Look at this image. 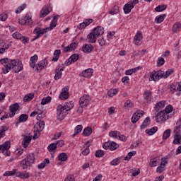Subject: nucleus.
Here are the masks:
<instances>
[{
    "label": "nucleus",
    "mask_w": 181,
    "mask_h": 181,
    "mask_svg": "<svg viewBox=\"0 0 181 181\" xmlns=\"http://www.w3.org/2000/svg\"><path fill=\"white\" fill-rule=\"evenodd\" d=\"M0 63L3 64L2 70L4 74L9 73L10 70H13V73H19L23 70L22 62L16 59L3 58L0 60Z\"/></svg>",
    "instance_id": "obj_1"
},
{
    "label": "nucleus",
    "mask_w": 181,
    "mask_h": 181,
    "mask_svg": "<svg viewBox=\"0 0 181 181\" xmlns=\"http://www.w3.org/2000/svg\"><path fill=\"white\" fill-rule=\"evenodd\" d=\"M174 72L175 69H170L165 72L162 70H159L151 74L149 76L148 80L149 81H159L160 78H168V77L173 74Z\"/></svg>",
    "instance_id": "obj_2"
},
{
    "label": "nucleus",
    "mask_w": 181,
    "mask_h": 181,
    "mask_svg": "<svg viewBox=\"0 0 181 181\" xmlns=\"http://www.w3.org/2000/svg\"><path fill=\"white\" fill-rule=\"evenodd\" d=\"M57 25V17L54 16L53 20L52 23H50L49 27L46 28L45 29L40 30V28H36V33L37 34L36 37H35L31 42H34V40H36V39H39L41 35H44V33H46V32H49V30H52L54 28H56Z\"/></svg>",
    "instance_id": "obj_3"
},
{
    "label": "nucleus",
    "mask_w": 181,
    "mask_h": 181,
    "mask_svg": "<svg viewBox=\"0 0 181 181\" xmlns=\"http://www.w3.org/2000/svg\"><path fill=\"white\" fill-rule=\"evenodd\" d=\"M174 145H181V117L178 119L174 128Z\"/></svg>",
    "instance_id": "obj_4"
},
{
    "label": "nucleus",
    "mask_w": 181,
    "mask_h": 181,
    "mask_svg": "<svg viewBox=\"0 0 181 181\" xmlns=\"http://www.w3.org/2000/svg\"><path fill=\"white\" fill-rule=\"evenodd\" d=\"M33 163H35V154L30 153L21 161L20 166L23 170H25V169L30 168Z\"/></svg>",
    "instance_id": "obj_5"
},
{
    "label": "nucleus",
    "mask_w": 181,
    "mask_h": 181,
    "mask_svg": "<svg viewBox=\"0 0 181 181\" xmlns=\"http://www.w3.org/2000/svg\"><path fill=\"white\" fill-rule=\"evenodd\" d=\"M67 115V111L64 110V107L62 105H59L57 107V118L59 121H62L66 118Z\"/></svg>",
    "instance_id": "obj_6"
},
{
    "label": "nucleus",
    "mask_w": 181,
    "mask_h": 181,
    "mask_svg": "<svg viewBox=\"0 0 181 181\" xmlns=\"http://www.w3.org/2000/svg\"><path fill=\"white\" fill-rule=\"evenodd\" d=\"M169 118H170V116L168 115V113H165V110H162L157 113L156 116V121L158 123L165 122V121L169 119Z\"/></svg>",
    "instance_id": "obj_7"
},
{
    "label": "nucleus",
    "mask_w": 181,
    "mask_h": 181,
    "mask_svg": "<svg viewBox=\"0 0 181 181\" xmlns=\"http://www.w3.org/2000/svg\"><path fill=\"white\" fill-rule=\"evenodd\" d=\"M11 148V141H7L4 144L0 145V153H4L6 156H10L11 153L9 148Z\"/></svg>",
    "instance_id": "obj_8"
},
{
    "label": "nucleus",
    "mask_w": 181,
    "mask_h": 181,
    "mask_svg": "<svg viewBox=\"0 0 181 181\" xmlns=\"http://www.w3.org/2000/svg\"><path fill=\"white\" fill-rule=\"evenodd\" d=\"M47 64H49V62H47V59H43L42 61H40L37 64H35L33 67V70H34V71H42V70H43V69H45V67H46V66H47Z\"/></svg>",
    "instance_id": "obj_9"
},
{
    "label": "nucleus",
    "mask_w": 181,
    "mask_h": 181,
    "mask_svg": "<svg viewBox=\"0 0 181 181\" xmlns=\"http://www.w3.org/2000/svg\"><path fill=\"white\" fill-rule=\"evenodd\" d=\"M110 136L112 138H115L122 142H127V136L125 135L121 134L118 131H112L109 133Z\"/></svg>",
    "instance_id": "obj_10"
},
{
    "label": "nucleus",
    "mask_w": 181,
    "mask_h": 181,
    "mask_svg": "<svg viewBox=\"0 0 181 181\" xmlns=\"http://www.w3.org/2000/svg\"><path fill=\"white\" fill-rule=\"evenodd\" d=\"M18 23L20 25H25L26 26H30L32 23H33V21H32V16L30 14L27 13L25 15V18H22L18 21Z\"/></svg>",
    "instance_id": "obj_11"
},
{
    "label": "nucleus",
    "mask_w": 181,
    "mask_h": 181,
    "mask_svg": "<svg viewBox=\"0 0 181 181\" xmlns=\"http://www.w3.org/2000/svg\"><path fill=\"white\" fill-rule=\"evenodd\" d=\"M90 101H91V98H90V95H83L79 99V105H81V107H86L88 105V104H90Z\"/></svg>",
    "instance_id": "obj_12"
},
{
    "label": "nucleus",
    "mask_w": 181,
    "mask_h": 181,
    "mask_svg": "<svg viewBox=\"0 0 181 181\" xmlns=\"http://www.w3.org/2000/svg\"><path fill=\"white\" fill-rule=\"evenodd\" d=\"M145 115V112L144 110H137L132 116V124H135L136 122H138L139 120V118L141 117L144 116Z\"/></svg>",
    "instance_id": "obj_13"
},
{
    "label": "nucleus",
    "mask_w": 181,
    "mask_h": 181,
    "mask_svg": "<svg viewBox=\"0 0 181 181\" xmlns=\"http://www.w3.org/2000/svg\"><path fill=\"white\" fill-rule=\"evenodd\" d=\"M80 56L77 54H72L64 63L66 66H70V64H73V63H76Z\"/></svg>",
    "instance_id": "obj_14"
},
{
    "label": "nucleus",
    "mask_w": 181,
    "mask_h": 181,
    "mask_svg": "<svg viewBox=\"0 0 181 181\" xmlns=\"http://www.w3.org/2000/svg\"><path fill=\"white\" fill-rule=\"evenodd\" d=\"M18 110H19V103H14L11 105L9 107V111L11 112L9 114L10 118L15 117V114H16V111H18Z\"/></svg>",
    "instance_id": "obj_15"
},
{
    "label": "nucleus",
    "mask_w": 181,
    "mask_h": 181,
    "mask_svg": "<svg viewBox=\"0 0 181 181\" xmlns=\"http://www.w3.org/2000/svg\"><path fill=\"white\" fill-rule=\"evenodd\" d=\"M64 70V65L62 64L58 66L57 69L55 70V80H59L62 78V71Z\"/></svg>",
    "instance_id": "obj_16"
},
{
    "label": "nucleus",
    "mask_w": 181,
    "mask_h": 181,
    "mask_svg": "<svg viewBox=\"0 0 181 181\" xmlns=\"http://www.w3.org/2000/svg\"><path fill=\"white\" fill-rule=\"evenodd\" d=\"M90 23H93V19H85L83 23L77 26V28L81 30V29H84V28H86V26H88Z\"/></svg>",
    "instance_id": "obj_17"
},
{
    "label": "nucleus",
    "mask_w": 181,
    "mask_h": 181,
    "mask_svg": "<svg viewBox=\"0 0 181 181\" xmlns=\"http://www.w3.org/2000/svg\"><path fill=\"white\" fill-rule=\"evenodd\" d=\"M92 33L98 37L102 36V35H104V28L100 26L96 27L93 30Z\"/></svg>",
    "instance_id": "obj_18"
},
{
    "label": "nucleus",
    "mask_w": 181,
    "mask_h": 181,
    "mask_svg": "<svg viewBox=\"0 0 181 181\" xmlns=\"http://www.w3.org/2000/svg\"><path fill=\"white\" fill-rule=\"evenodd\" d=\"M160 157L158 156L150 160L149 166L153 168V166H158L160 163Z\"/></svg>",
    "instance_id": "obj_19"
},
{
    "label": "nucleus",
    "mask_w": 181,
    "mask_h": 181,
    "mask_svg": "<svg viewBox=\"0 0 181 181\" xmlns=\"http://www.w3.org/2000/svg\"><path fill=\"white\" fill-rule=\"evenodd\" d=\"M30 141H32V137L30 136H25L22 141L23 148H28L29 144H30Z\"/></svg>",
    "instance_id": "obj_20"
},
{
    "label": "nucleus",
    "mask_w": 181,
    "mask_h": 181,
    "mask_svg": "<svg viewBox=\"0 0 181 181\" xmlns=\"http://www.w3.org/2000/svg\"><path fill=\"white\" fill-rule=\"evenodd\" d=\"M35 128L37 129L38 132H42V129H45V121L42 120L40 122H37L35 124Z\"/></svg>",
    "instance_id": "obj_21"
},
{
    "label": "nucleus",
    "mask_w": 181,
    "mask_h": 181,
    "mask_svg": "<svg viewBox=\"0 0 181 181\" xmlns=\"http://www.w3.org/2000/svg\"><path fill=\"white\" fill-rule=\"evenodd\" d=\"M97 37H98L95 34H93V33H90L88 36V40L89 43H95L97 42Z\"/></svg>",
    "instance_id": "obj_22"
},
{
    "label": "nucleus",
    "mask_w": 181,
    "mask_h": 181,
    "mask_svg": "<svg viewBox=\"0 0 181 181\" xmlns=\"http://www.w3.org/2000/svg\"><path fill=\"white\" fill-rule=\"evenodd\" d=\"M166 163H168V160L165 158L156 169L158 173H162V172H163V169H165V166H166Z\"/></svg>",
    "instance_id": "obj_23"
},
{
    "label": "nucleus",
    "mask_w": 181,
    "mask_h": 181,
    "mask_svg": "<svg viewBox=\"0 0 181 181\" xmlns=\"http://www.w3.org/2000/svg\"><path fill=\"white\" fill-rule=\"evenodd\" d=\"M62 107H64V110H66V112H69V111L74 107V103L73 101L66 102Z\"/></svg>",
    "instance_id": "obj_24"
},
{
    "label": "nucleus",
    "mask_w": 181,
    "mask_h": 181,
    "mask_svg": "<svg viewBox=\"0 0 181 181\" xmlns=\"http://www.w3.org/2000/svg\"><path fill=\"white\" fill-rule=\"evenodd\" d=\"M83 53H91L93 52V45L91 44H86L82 47Z\"/></svg>",
    "instance_id": "obj_25"
},
{
    "label": "nucleus",
    "mask_w": 181,
    "mask_h": 181,
    "mask_svg": "<svg viewBox=\"0 0 181 181\" xmlns=\"http://www.w3.org/2000/svg\"><path fill=\"white\" fill-rule=\"evenodd\" d=\"M81 74H82L83 77H85L86 78H90V77L93 76V69H86L85 71H83L82 72Z\"/></svg>",
    "instance_id": "obj_26"
},
{
    "label": "nucleus",
    "mask_w": 181,
    "mask_h": 181,
    "mask_svg": "<svg viewBox=\"0 0 181 181\" xmlns=\"http://www.w3.org/2000/svg\"><path fill=\"white\" fill-rule=\"evenodd\" d=\"M165 100L158 102L154 107L155 111H160L162 108H165Z\"/></svg>",
    "instance_id": "obj_27"
},
{
    "label": "nucleus",
    "mask_w": 181,
    "mask_h": 181,
    "mask_svg": "<svg viewBox=\"0 0 181 181\" xmlns=\"http://www.w3.org/2000/svg\"><path fill=\"white\" fill-rule=\"evenodd\" d=\"M170 91H181V82L177 84H172L169 88Z\"/></svg>",
    "instance_id": "obj_28"
},
{
    "label": "nucleus",
    "mask_w": 181,
    "mask_h": 181,
    "mask_svg": "<svg viewBox=\"0 0 181 181\" xmlns=\"http://www.w3.org/2000/svg\"><path fill=\"white\" fill-rule=\"evenodd\" d=\"M144 36L141 31H138L136 35L134 36V45H138L139 42L143 39Z\"/></svg>",
    "instance_id": "obj_29"
},
{
    "label": "nucleus",
    "mask_w": 181,
    "mask_h": 181,
    "mask_svg": "<svg viewBox=\"0 0 181 181\" xmlns=\"http://www.w3.org/2000/svg\"><path fill=\"white\" fill-rule=\"evenodd\" d=\"M133 8H134V5H132L130 2H128L124 5L123 8L124 13L126 14L129 13V12H131Z\"/></svg>",
    "instance_id": "obj_30"
},
{
    "label": "nucleus",
    "mask_w": 181,
    "mask_h": 181,
    "mask_svg": "<svg viewBox=\"0 0 181 181\" xmlns=\"http://www.w3.org/2000/svg\"><path fill=\"white\" fill-rule=\"evenodd\" d=\"M124 107L125 110H129L134 108V103H132L130 100H127L124 103Z\"/></svg>",
    "instance_id": "obj_31"
},
{
    "label": "nucleus",
    "mask_w": 181,
    "mask_h": 181,
    "mask_svg": "<svg viewBox=\"0 0 181 181\" xmlns=\"http://www.w3.org/2000/svg\"><path fill=\"white\" fill-rule=\"evenodd\" d=\"M37 55L35 54L33 57H30V67H32V69H33V67H35V66L36 65V62H37Z\"/></svg>",
    "instance_id": "obj_32"
},
{
    "label": "nucleus",
    "mask_w": 181,
    "mask_h": 181,
    "mask_svg": "<svg viewBox=\"0 0 181 181\" xmlns=\"http://www.w3.org/2000/svg\"><path fill=\"white\" fill-rule=\"evenodd\" d=\"M93 134V129L90 127H86L83 131V135L84 136H90Z\"/></svg>",
    "instance_id": "obj_33"
},
{
    "label": "nucleus",
    "mask_w": 181,
    "mask_h": 181,
    "mask_svg": "<svg viewBox=\"0 0 181 181\" xmlns=\"http://www.w3.org/2000/svg\"><path fill=\"white\" fill-rule=\"evenodd\" d=\"M70 97V93H69V92L67 91H62L59 95V100H67V98H69Z\"/></svg>",
    "instance_id": "obj_34"
},
{
    "label": "nucleus",
    "mask_w": 181,
    "mask_h": 181,
    "mask_svg": "<svg viewBox=\"0 0 181 181\" xmlns=\"http://www.w3.org/2000/svg\"><path fill=\"white\" fill-rule=\"evenodd\" d=\"M143 97L144 100L147 101V103H149V101L152 100V93H151L150 91H146L143 94Z\"/></svg>",
    "instance_id": "obj_35"
},
{
    "label": "nucleus",
    "mask_w": 181,
    "mask_h": 181,
    "mask_svg": "<svg viewBox=\"0 0 181 181\" xmlns=\"http://www.w3.org/2000/svg\"><path fill=\"white\" fill-rule=\"evenodd\" d=\"M151 124V118L149 117H147L144 121L143 122L142 124L140 126L141 129H145Z\"/></svg>",
    "instance_id": "obj_36"
},
{
    "label": "nucleus",
    "mask_w": 181,
    "mask_h": 181,
    "mask_svg": "<svg viewBox=\"0 0 181 181\" xmlns=\"http://www.w3.org/2000/svg\"><path fill=\"white\" fill-rule=\"evenodd\" d=\"M49 13H50V11H49L48 8H43L41 10V12L40 13V18H45L46 16H47V15H49Z\"/></svg>",
    "instance_id": "obj_37"
},
{
    "label": "nucleus",
    "mask_w": 181,
    "mask_h": 181,
    "mask_svg": "<svg viewBox=\"0 0 181 181\" xmlns=\"http://www.w3.org/2000/svg\"><path fill=\"white\" fill-rule=\"evenodd\" d=\"M62 54V51L60 49H57L54 52V57L52 58V62H57L59 60V57H60V55Z\"/></svg>",
    "instance_id": "obj_38"
},
{
    "label": "nucleus",
    "mask_w": 181,
    "mask_h": 181,
    "mask_svg": "<svg viewBox=\"0 0 181 181\" xmlns=\"http://www.w3.org/2000/svg\"><path fill=\"white\" fill-rule=\"evenodd\" d=\"M51 101H52V97H50V96L45 97L41 100V105H46V104H49V103H51Z\"/></svg>",
    "instance_id": "obj_39"
},
{
    "label": "nucleus",
    "mask_w": 181,
    "mask_h": 181,
    "mask_svg": "<svg viewBox=\"0 0 181 181\" xmlns=\"http://www.w3.org/2000/svg\"><path fill=\"white\" fill-rule=\"evenodd\" d=\"M139 69L140 68L139 66V67L128 69L125 71V74H126V76H132V74L133 73H136V71H138V70H139Z\"/></svg>",
    "instance_id": "obj_40"
},
{
    "label": "nucleus",
    "mask_w": 181,
    "mask_h": 181,
    "mask_svg": "<svg viewBox=\"0 0 181 181\" xmlns=\"http://www.w3.org/2000/svg\"><path fill=\"white\" fill-rule=\"evenodd\" d=\"M158 131V128L156 127H153L151 129H146V134H148L149 136L153 135Z\"/></svg>",
    "instance_id": "obj_41"
},
{
    "label": "nucleus",
    "mask_w": 181,
    "mask_h": 181,
    "mask_svg": "<svg viewBox=\"0 0 181 181\" xmlns=\"http://www.w3.org/2000/svg\"><path fill=\"white\" fill-rule=\"evenodd\" d=\"M165 18H166V14H163L158 17H156L155 18L156 23H162V21H165Z\"/></svg>",
    "instance_id": "obj_42"
},
{
    "label": "nucleus",
    "mask_w": 181,
    "mask_h": 181,
    "mask_svg": "<svg viewBox=\"0 0 181 181\" xmlns=\"http://www.w3.org/2000/svg\"><path fill=\"white\" fill-rule=\"evenodd\" d=\"M58 159L61 162H66L67 160V154L66 153H61L58 156Z\"/></svg>",
    "instance_id": "obj_43"
},
{
    "label": "nucleus",
    "mask_w": 181,
    "mask_h": 181,
    "mask_svg": "<svg viewBox=\"0 0 181 181\" xmlns=\"http://www.w3.org/2000/svg\"><path fill=\"white\" fill-rule=\"evenodd\" d=\"M119 12V7L118 6H115L110 11V15H117Z\"/></svg>",
    "instance_id": "obj_44"
},
{
    "label": "nucleus",
    "mask_w": 181,
    "mask_h": 181,
    "mask_svg": "<svg viewBox=\"0 0 181 181\" xmlns=\"http://www.w3.org/2000/svg\"><path fill=\"white\" fill-rule=\"evenodd\" d=\"M181 28V23H175L173 26V32L176 33V32H179Z\"/></svg>",
    "instance_id": "obj_45"
},
{
    "label": "nucleus",
    "mask_w": 181,
    "mask_h": 181,
    "mask_svg": "<svg viewBox=\"0 0 181 181\" xmlns=\"http://www.w3.org/2000/svg\"><path fill=\"white\" fill-rule=\"evenodd\" d=\"M57 148V147L56 146V144L52 143L48 146L47 149L49 152H52L53 153H54V152H56Z\"/></svg>",
    "instance_id": "obj_46"
},
{
    "label": "nucleus",
    "mask_w": 181,
    "mask_h": 181,
    "mask_svg": "<svg viewBox=\"0 0 181 181\" xmlns=\"http://www.w3.org/2000/svg\"><path fill=\"white\" fill-rule=\"evenodd\" d=\"M117 148H119V145L114 141H110V151H115Z\"/></svg>",
    "instance_id": "obj_47"
},
{
    "label": "nucleus",
    "mask_w": 181,
    "mask_h": 181,
    "mask_svg": "<svg viewBox=\"0 0 181 181\" xmlns=\"http://www.w3.org/2000/svg\"><path fill=\"white\" fill-rule=\"evenodd\" d=\"M34 97H35V95L33 93H29L25 95L23 100L25 102L30 101L31 100H33Z\"/></svg>",
    "instance_id": "obj_48"
},
{
    "label": "nucleus",
    "mask_w": 181,
    "mask_h": 181,
    "mask_svg": "<svg viewBox=\"0 0 181 181\" xmlns=\"http://www.w3.org/2000/svg\"><path fill=\"white\" fill-rule=\"evenodd\" d=\"M170 132H172L170 129L165 130L163 134V139H168L170 136Z\"/></svg>",
    "instance_id": "obj_49"
},
{
    "label": "nucleus",
    "mask_w": 181,
    "mask_h": 181,
    "mask_svg": "<svg viewBox=\"0 0 181 181\" xmlns=\"http://www.w3.org/2000/svg\"><path fill=\"white\" fill-rule=\"evenodd\" d=\"M156 12H162L166 9V5L163 4L157 6L156 8Z\"/></svg>",
    "instance_id": "obj_50"
},
{
    "label": "nucleus",
    "mask_w": 181,
    "mask_h": 181,
    "mask_svg": "<svg viewBox=\"0 0 181 181\" xmlns=\"http://www.w3.org/2000/svg\"><path fill=\"white\" fill-rule=\"evenodd\" d=\"M28 115L23 114L20 115L19 121L20 122H25V121H28Z\"/></svg>",
    "instance_id": "obj_51"
},
{
    "label": "nucleus",
    "mask_w": 181,
    "mask_h": 181,
    "mask_svg": "<svg viewBox=\"0 0 181 181\" xmlns=\"http://www.w3.org/2000/svg\"><path fill=\"white\" fill-rule=\"evenodd\" d=\"M15 173H16V170L13 169L11 171H6L3 176H13V175H15Z\"/></svg>",
    "instance_id": "obj_52"
},
{
    "label": "nucleus",
    "mask_w": 181,
    "mask_h": 181,
    "mask_svg": "<svg viewBox=\"0 0 181 181\" xmlns=\"http://www.w3.org/2000/svg\"><path fill=\"white\" fill-rule=\"evenodd\" d=\"M136 151H132L128 153L127 156L124 158V160H129L134 156V155H136Z\"/></svg>",
    "instance_id": "obj_53"
},
{
    "label": "nucleus",
    "mask_w": 181,
    "mask_h": 181,
    "mask_svg": "<svg viewBox=\"0 0 181 181\" xmlns=\"http://www.w3.org/2000/svg\"><path fill=\"white\" fill-rule=\"evenodd\" d=\"M163 64H165V59L159 57L157 60V66L160 67V66H163Z\"/></svg>",
    "instance_id": "obj_54"
},
{
    "label": "nucleus",
    "mask_w": 181,
    "mask_h": 181,
    "mask_svg": "<svg viewBox=\"0 0 181 181\" xmlns=\"http://www.w3.org/2000/svg\"><path fill=\"white\" fill-rule=\"evenodd\" d=\"M110 165L112 166H117V165H119V158H117L113 159L110 162Z\"/></svg>",
    "instance_id": "obj_55"
},
{
    "label": "nucleus",
    "mask_w": 181,
    "mask_h": 181,
    "mask_svg": "<svg viewBox=\"0 0 181 181\" xmlns=\"http://www.w3.org/2000/svg\"><path fill=\"white\" fill-rule=\"evenodd\" d=\"M13 39H17V40H21V39H22V34L18 32H16L13 33Z\"/></svg>",
    "instance_id": "obj_56"
},
{
    "label": "nucleus",
    "mask_w": 181,
    "mask_h": 181,
    "mask_svg": "<svg viewBox=\"0 0 181 181\" xmlns=\"http://www.w3.org/2000/svg\"><path fill=\"white\" fill-rule=\"evenodd\" d=\"M172 110H173V107H172V105H168L165 108L164 111L165 114H168V115H169L170 112H172Z\"/></svg>",
    "instance_id": "obj_57"
},
{
    "label": "nucleus",
    "mask_w": 181,
    "mask_h": 181,
    "mask_svg": "<svg viewBox=\"0 0 181 181\" xmlns=\"http://www.w3.org/2000/svg\"><path fill=\"white\" fill-rule=\"evenodd\" d=\"M25 8H26V4H22L16 10V13H21Z\"/></svg>",
    "instance_id": "obj_58"
},
{
    "label": "nucleus",
    "mask_w": 181,
    "mask_h": 181,
    "mask_svg": "<svg viewBox=\"0 0 181 181\" xmlns=\"http://www.w3.org/2000/svg\"><path fill=\"white\" fill-rule=\"evenodd\" d=\"M71 50H76V47L78 46V41H75L69 45Z\"/></svg>",
    "instance_id": "obj_59"
},
{
    "label": "nucleus",
    "mask_w": 181,
    "mask_h": 181,
    "mask_svg": "<svg viewBox=\"0 0 181 181\" xmlns=\"http://www.w3.org/2000/svg\"><path fill=\"white\" fill-rule=\"evenodd\" d=\"M122 83H124L125 86H128L129 84V77L124 76L122 78Z\"/></svg>",
    "instance_id": "obj_60"
},
{
    "label": "nucleus",
    "mask_w": 181,
    "mask_h": 181,
    "mask_svg": "<svg viewBox=\"0 0 181 181\" xmlns=\"http://www.w3.org/2000/svg\"><path fill=\"white\" fill-rule=\"evenodd\" d=\"M95 156L96 158H102V156H104V151L98 150L95 152Z\"/></svg>",
    "instance_id": "obj_61"
},
{
    "label": "nucleus",
    "mask_w": 181,
    "mask_h": 181,
    "mask_svg": "<svg viewBox=\"0 0 181 181\" xmlns=\"http://www.w3.org/2000/svg\"><path fill=\"white\" fill-rule=\"evenodd\" d=\"M75 132H76V134H80V132H81L83 131V126L82 125H78L75 127Z\"/></svg>",
    "instance_id": "obj_62"
},
{
    "label": "nucleus",
    "mask_w": 181,
    "mask_h": 181,
    "mask_svg": "<svg viewBox=\"0 0 181 181\" xmlns=\"http://www.w3.org/2000/svg\"><path fill=\"white\" fill-rule=\"evenodd\" d=\"M57 148H62V146H63V145H64V141L63 140H59L57 141L55 144Z\"/></svg>",
    "instance_id": "obj_63"
},
{
    "label": "nucleus",
    "mask_w": 181,
    "mask_h": 181,
    "mask_svg": "<svg viewBox=\"0 0 181 181\" xmlns=\"http://www.w3.org/2000/svg\"><path fill=\"white\" fill-rule=\"evenodd\" d=\"M64 181H75L74 175H68Z\"/></svg>",
    "instance_id": "obj_64"
}]
</instances>
